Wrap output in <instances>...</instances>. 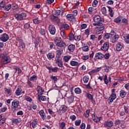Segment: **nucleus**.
I'll return each mask as SVG.
<instances>
[{
    "label": "nucleus",
    "mask_w": 129,
    "mask_h": 129,
    "mask_svg": "<svg viewBox=\"0 0 129 129\" xmlns=\"http://www.w3.org/2000/svg\"><path fill=\"white\" fill-rule=\"evenodd\" d=\"M75 38V36H74V34H73V33L71 32L69 36V39L70 40V41H72L74 40Z\"/></svg>",
    "instance_id": "e433bc0d"
},
{
    "label": "nucleus",
    "mask_w": 129,
    "mask_h": 129,
    "mask_svg": "<svg viewBox=\"0 0 129 129\" xmlns=\"http://www.w3.org/2000/svg\"><path fill=\"white\" fill-rule=\"evenodd\" d=\"M82 60H84V61H85L86 60H88V59H89V55H84L82 57Z\"/></svg>",
    "instance_id": "052dcab7"
},
{
    "label": "nucleus",
    "mask_w": 129,
    "mask_h": 129,
    "mask_svg": "<svg viewBox=\"0 0 129 129\" xmlns=\"http://www.w3.org/2000/svg\"><path fill=\"white\" fill-rule=\"evenodd\" d=\"M39 114L40 115L42 119L45 120V119H47V116H46V113L44 111V110H41L39 112Z\"/></svg>",
    "instance_id": "ddd939ff"
},
{
    "label": "nucleus",
    "mask_w": 129,
    "mask_h": 129,
    "mask_svg": "<svg viewBox=\"0 0 129 129\" xmlns=\"http://www.w3.org/2000/svg\"><path fill=\"white\" fill-rule=\"evenodd\" d=\"M67 18L70 22H76V18L72 14H68L67 15Z\"/></svg>",
    "instance_id": "9b49d317"
},
{
    "label": "nucleus",
    "mask_w": 129,
    "mask_h": 129,
    "mask_svg": "<svg viewBox=\"0 0 129 129\" xmlns=\"http://www.w3.org/2000/svg\"><path fill=\"white\" fill-rule=\"evenodd\" d=\"M15 93L17 96H19L21 95L22 93H25V91H22V88L21 87H18L16 90Z\"/></svg>",
    "instance_id": "dca6fc26"
},
{
    "label": "nucleus",
    "mask_w": 129,
    "mask_h": 129,
    "mask_svg": "<svg viewBox=\"0 0 129 129\" xmlns=\"http://www.w3.org/2000/svg\"><path fill=\"white\" fill-rule=\"evenodd\" d=\"M15 17L17 21H23L27 17V14L25 13H17L15 15Z\"/></svg>",
    "instance_id": "20e7f679"
},
{
    "label": "nucleus",
    "mask_w": 129,
    "mask_h": 129,
    "mask_svg": "<svg viewBox=\"0 0 129 129\" xmlns=\"http://www.w3.org/2000/svg\"><path fill=\"white\" fill-rule=\"evenodd\" d=\"M83 39V36L82 35H76L75 36L74 40L75 41H80L81 40H82Z\"/></svg>",
    "instance_id": "c756f323"
},
{
    "label": "nucleus",
    "mask_w": 129,
    "mask_h": 129,
    "mask_svg": "<svg viewBox=\"0 0 129 129\" xmlns=\"http://www.w3.org/2000/svg\"><path fill=\"white\" fill-rule=\"evenodd\" d=\"M98 4V1H97V0H94L92 3V7H93V8H96Z\"/></svg>",
    "instance_id": "8fccbe9b"
},
{
    "label": "nucleus",
    "mask_w": 129,
    "mask_h": 129,
    "mask_svg": "<svg viewBox=\"0 0 129 129\" xmlns=\"http://www.w3.org/2000/svg\"><path fill=\"white\" fill-rule=\"evenodd\" d=\"M27 84H28V86L31 87V88L33 87V86H34L33 85V84L31 82V81L29 80H28V81H27Z\"/></svg>",
    "instance_id": "338daca9"
},
{
    "label": "nucleus",
    "mask_w": 129,
    "mask_h": 129,
    "mask_svg": "<svg viewBox=\"0 0 129 129\" xmlns=\"http://www.w3.org/2000/svg\"><path fill=\"white\" fill-rule=\"evenodd\" d=\"M63 61H64V62H68V61H69L70 60V59H71V56L69 55H65L63 57Z\"/></svg>",
    "instance_id": "2f4dec72"
},
{
    "label": "nucleus",
    "mask_w": 129,
    "mask_h": 129,
    "mask_svg": "<svg viewBox=\"0 0 129 129\" xmlns=\"http://www.w3.org/2000/svg\"><path fill=\"white\" fill-rule=\"evenodd\" d=\"M68 110V107L65 105H62L59 107V109L58 111V114L60 115H62L63 113L66 112L67 110Z\"/></svg>",
    "instance_id": "0eeeda50"
},
{
    "label": "nucleus",
    "mask_w": 129,
    "mask_h": 129,
    "mask_svg": "<svg viewBox=\"0 0 129 129\" xmlns=\"http://www.w3.org/2000/svg\"><path fill=\"white\" fill-rule=\"evenodd\" d=\"M82 51L84 52H88L89 51V47L87 45V44H84V46L82 47Z\"/></svg>",
    "instance_id": "bb28decb"
},
{
    "label": "nucleus",
    "mask_w": 129,
    "mask_h": 129,
    "mask_svg": "<svg viewBox=\"0 0 129 129\" xmlns=\"http://www.w3.org/2000/svg\"><path fill=\"white\" fill-rule=\"evenodd\" d=\"M47 57L48 60H52L55 57V54L53 52H49L47 54Z\"/></svg>",
    "instance_id": "aec40b11"
},
{
    "label": "nucleus",
    "mask_w": 129,
    "mask_h": 129,
    "mask_svg": "<svg viewBox=\"0 0 129 129\" xmlns=\"http://www.w3.org/2000/svg\"><path fill=\"white\" fill-rule=\"evenodd\" d=\"M33 23L34 24H36V25H38V24H40V23H41V20H40V19H39V18H36L35 19H33Z\"/></svg>",
    "instance_id": "de8ad7c7"
},
{
    "label": "nucleus",
    "mask_w": 129,
    "mask_h": 129,
    "mask_svg": "<svg viewBox=\"0 0 129 129\" xmlns=\"http://www.w3.org/2000/svg\"><path fill=\"white\" fill-rule=\"evenodd\" d=\"M83 80L84 83H87V82H88L89 81V77L88 76H85L83 77Z\"/></svg>",
    "instance_id": "4c0bfd02"
},
{
    "label": "nucleus",
    "mask_w": 129,
    "mask_h": 129,
    "mask_svg": "<svg viewBox=\"0 0 129 129\" xmlns=\"http://www.w3.org/2000/svg\"><path fill=\"white\" fill-rule=\"evenodd\" d=\"M115 23H120L121 22V17H118L114 20Z\"/></svg>",
    "instance_id": "09e8293b"
},
{
    "label": "nucleus",
    "mask_w": 129,
    "mask_h": 129,
    "mask_svg": "<svg viewBox=\"0 0 129 129\" xmlns=\"http://www.w3.org/2000/svg\"><path fill=\"white\" fill-rule=\"evenodd\" d=\"M87 28V25L86 24H83L81 25L80 29L81 30H84Z\"/></svg>",
    "instance_id": "bf43d9fd"
},
{
    "label": "nucleus",
    "mask_w": 129,
    "mask_h": 129,
    "mask_svg": "<svg viewBox=\"0 0 129 129\" xmlns=\"http://www.w3.org/2000/svg\"><path fill=\"white\" fill-rule=\"evenodd\" d=\"M56 46H57V47H59V48H66V44L64 41H61L60 42L57 43Z\"/></svg>",
    "instance_id": "6ab92c4d"
},
{
    "label": "nucleus",
    "mask_w": 129,
    "mask_h": 129,
    "mask_svg": "<svg viewBox=\"0 0 129 129\" xmlns=\"http://www.w3.org/2000/svg\"><path fill=\"white\" fill-rule=\"evenodd\" d=\"M121 22L123 24H124V25H128V21L125 18L123 19Z\"/></svg>",
    "instance_id": "e2e57ef3"
},
{
    "label": "nucleus",
    "mask_w": 129,
    "mask_h": 129,
    "mask_svg": "<svg viewBox=\"0 0 129 129\" xmlns=\"http://www.w3.org/2000/svg\"><path fill=\"white\" fill-rule=\"evenodd\" d=\"M111 33H106L104 36V40H106V39H109V38H111Z\"/></svg>",
    "instance_id": "58836bf2"
},
{
    "label": "nucleus",
    "mask_w": 129,
    "mask_h": 129,
    "mask_svg": "<svg viewBox=\"0 0 129 129\" xmlns=\"http://www.w3.org/2000/svg\"><path fill=\"white\" fill-rule=\"evenodd\" d=\"M93 119L94 120V121H95V122H98L99 121H100V119H101V117H98L97 116H96L95 115H94L93 116Z\"/></svg>",
    "instance_id": "393cba45"
},
{
    "label": "nucleus",
    "mask_w": 129,
    "mask_h": 129,
    "mask_svg": "<svg viewBox=\"0 0 129 129\" xmlns=\"http://www.w3.org/2000/svg\"><path fill=\"white\" fill-rule=\"evenodd\" d=\"M68 101L69 103H72L74 101V98L73 96H70L68 98Z\"/></svg>",
    "instance_id": "49530a36"
},
{
    "label": "nucleus",
    "mask_w": 129,
    "mask_h": 129,
    "mask_svg": "<svg viewBox=\"0 0 129 129\" xmlns=\"http://www.w3.org/2000/svg\"><path fill=\"white\" fill-rule=\"evenodd\" d=\"M75 92L76 94H80L82 92V91L80 88H76L75 89Z\"/></svg>",
    "instance_id": "a19ab883"
},
{
    "label": "nucleus",
    "mask_w": 129,
    "mask_h": 129,
    "mask_svg": "<svg viewBox=\"0 0 129 129\" xmlns=\"http://www.w3.org/2000/svg\"><path fill=\"white\" fill-rule=\"evenodd\" d=\"M56 64H57L58 67H60V68H63V62L62 61V60H60V61L57 62Z\"/></svg>",
    "instance_id": "0e129e2a"
},
{
    "label": "nucleus",
    "mask_w": 129,
    "mask_h": 129,
    "mask_svg": "<svg viewBox=\"0 0 129 129\" xmlns=\"http://www.w3.org/2000/svg\"><path fill=\"white\" fill-rule=\"evenodd\" d=\"M89 113H90V110H87L86 112L84 113V116L85 117H89Z\"/></svg>",
    "instance_id": "5fc2aeb1"
},
{
    "label": "nucleus",
    "mask_w": 129,
    "mask_h": 129,
    "mask_svg": "<svg viewBox=\"0 0 129 129\" xmlns=\"http://www.w3.org/2000/svg\"><path fill=\"white\" fill-rule=\"evenodd\" d=\"M38 80V77L36 75H33L30 78V81H32L33 82L36 81V80Z\"/></svg>",
    "instance_id": "f704fd0d"
},
{
    "label": "nucleus",
    "mask_w": 129,
    "mask_h": 129,
    "mask_svg": "<svg viewBox=\"0 0 129 129\" xmlns=\"http://www.w3.org/2000/svg\"><path fill=\"white\" fill-rule=\"evenodd\" d=\"M29 28H31V25L30 23H26L24 25V29L26 30L29 29Z\"/></svg>",
    "instance_id": "4d7b16f0"
},
{
    "label": "nucleus",
    "mask_w": 129,
    "mask_h": 129,
    "mask_svg": "<svg viewBox=\"0 0 129 129\" xmlns=\"http://www.w3.org/2000/svg\"><path fill=\"white\" fill-rule=\"evenodd\" d=\"M107 8L108 9L109 15L110 17H111V18H112V17H113L114 12H113V11L112 10V9H111V7H108Z\"/></svg>",
    "instance_id": "cd10ccee"
},
{
    "label": "nucleus",
    "mask_w": 129,
    "mask_h": 129,
    "mask_svg": "<svg viewBox=\"0 0 129 129\" xmlns=\"http://www.w3.org/2000/svg\"><path fill=\"white\" fill-rule=\"evenodd\" d=\"M5 11H10L12 9V4H9L7 6H5L4 8Z\"/></svg>",
    "instance_id": "79ce46f5"
},
{
    "label": "nucleus",
    "mask_w": 129,
    "mask_h": 129,
    "mask_svg": "<svg viewBox=\"0 0 129 129\" xmlns=\"http://www.w3.org/2000/svg\"><path fill=\"white\" fill-rule=\"evenodd\" d=\"M119 37V36H118V35L117 34L115 33V32H114V31L111 32L110 42H111V43H115V42H116V41H117V40H118Z\"/></svg>",
    "instance_id": "7ed1b4c3"
},
{
    "label": "nucleus",
    "mask_w": 129,
    "mask_h": 129,
    "mask_svg": "<svg viewBox=\"0 0 129 129\" xmlns=\"http://www.w3.org/2000/svg\"><path fill=\"white\" fill-rule=\"evenodd\" d=\"M108 49H109V43L108 42H104L103 46L101 47V49L102 51H104V52L108 51Z\"/></svg>",
    "instance_id": "1a4fd4ad"
},
{
    "label": "nucleus",
    "mask_w": 129,
    "mask_h": 129,
    "mask_svg": "<svg viewBox=\"0 0 129 129\" xmlns=\"http://www.w3.org/2000/svg\"><path fill=\"white\" fill-rule=\"evenodd\" d=\"M60 35L63 39H66V34L65 33V30L60 29Z\"/></svg>",
    "instance_id": "473e14b6"
},
{
    "label": "nucleus",
    "mask_w": 129,
    "mask_h": 129,
    "mask_svg": "<svg viewBox=\"0 0 129 129\" xmlns=\"http://www.w3.org/2000/svg\"><path fill=\"white\" fill-rule=\"evenodd\" d=\"M122 43L119 42L115 46L116 48V50L117 51H120V50H121V49H122Z\"/></svg>",
    "instance_id": "412c9836"
},
{
    "label": "nucleus",
    "mask_w": 129,
    "mask_h": 129,
    "mask_svg": "<svg viewBox=\"0 0 129 129\" xmlns=\"http://www.w3.org/2000/svg\"><path fill=\"white\" fill-rule=\"evenodd\" d=\"M68 50L69 51V52L73 53L74 52V50H75V45L70 44L68 47Z\"/></svg>",
    "instance_id": "f3484780"
},
{
    "label": "nucleus",
    "mask_w": 129,
    "mask_h": 129,
    "mask_svg": "<svg viewBox=\"0 0 129 129\" xmlns=\"http://www.w3.org/2000/svg\"><path fill=\"white\" fill-rule=\"evenodd\" d=\"M37 91L38 92V94L39 96L42 95V94L44 93V89H43L40 86L37 87Z\"/></svg>",
    "instance_id": "4be33fe9"
},
{
    "label": "nucleus",
    "mask_w": 129,
    "mask_h": 129,
    "mask_svg": "<svg viewBox=\"0 0 129 129\" xmlns=\"http://www.w3.org/2000/svg\"><path fill=\"white\" fill-rule=\"evenodd\" d=\"M39 33L41 36H45L46 35V30L44 29H41L39 31Z\"/></svg>",
    "instance_id": "37998d69"
},
{
    "label": "nucleus",
    "mask_w": 129,
    "mask_h": 129,
    "mask_svg": "<svg viewBox=\"0 0 129 129\" xmlns=\"http://www.w3.org/2000/svg\"><path fill=\"white\" fill-rule=\"evenodd\" d=\"M124 41L126 44H129V34L126 36L123 37Z\"/></svg>",
    "instance_id": "c03bdc74"
},
{
    "label": "nucleus",
    "mask_w": 129,
    "mask_h": 129,
    "mask_svg": "<svg viewBox=\"0 0 129 129\" xmlns=\"http://www.w3.org/2000/svg\"><path fill=\"white\" fill-rule=\"evenodd\" d=\"M52 14L55 16H59L60 14H61V11L59 10H54L52 11Z\"/></svg>",
    "instance_id": "c85d7f7f"
},
{
    "label": "nucleus",
    "mask_w": 129,
    "mask_h": 129,
    "mask_svg": "<svg viewBox=\"0 0 129 129\" xmlns=\"http://www.w3.org/2000/svg\"><path fill=\"white\" fill-rule=\"evenodd\" d=\"M101 12L103 14V15H106V8L105 7H102L101 9Z\"/></svg>",
    "instance_id": "69168bd1"
},
{
    "label": "nucleus",
    "mask_w": 129,
    "mask_h": 129,
    "mask_svg": "<svg viewBox=\"0 0 129 129\" xmlns=\"http://www.w3.org/2000/svg\"><path fill=\"white\" fill-rule=\"evenodd\" d=\"M80 123H81V120L78 119L75 122V125H77V126H78V125H80Z\"/></svg>",
    "instance_id": "13d9d810"
},
{
    "label": "nucleus",
    "mask_w": 129,
    "mask_h": 129,
    "mask_svg": "<svg viewBox=\"0 0 129 129\" xmlns=\"http://www.w3.org/2000/svg\"><path fill=\"white\" fill-rule=\"evenodd\" d=\"M70 65L71 66L79 67L80 65V63H79V61H76V59H73V60L70 61Z\"/></svg>",
    "instance_id": "f8f14e48"
},
{
    "label": "nucleus",
    "mask_w": 129,
    "mask_h": 129,
    "mask_svg": "<svg viewBox=\"0 0 129 129\" xmlns=\"http://www.w3.org/2000/svg\"><path fill=\"white\" fill-rule=\"evenodd\" d=\"M39 98V100H42V101H45L47 99V97L45 96H41Z\"/></svg>",
    "instance_id": "680f3d73"
},
{
    "label": "nucleus",
    "mask_w": 129,
    "mask_h": 129,
    "mask_svg": "<svg viewBox=\"0 0 129 129\" xmlns=\"http://www.w3.org/2000/svg\"><path fill=\"white\" fill-rule=\"evenodd\" d=\"M105 84L107 85L108 84V80L107 79V76L105 75L103 79Z\"/></svg>",
    "instance_id": "3c124183"
},
{
    "label": "nucleus",
    "mask_w": 129,
    "mask_h": 129,
    "mask_svg": "<svg viewBox=\"0 0 129 129\" xmlns=\"http://www.w3.org/2000/svg\"><path fill=\"white\" fill-rule=\"evenodd\" d=\"M48 31L51 35H55L56 34V27L53 25L48 26Z\"/></svg>",
    "instance_id": "9d476101"
},
{
    "label": "nucleus",
    "mask_w": 129,
    "mask_h": 129,
    "mask_svg": "<svg viewBox=\"0 0 129 129\" xmlns=\"http://www.w3.org/2000/svg\"><path fill=\"white\" fill-rule=\"evenodd\" d=\"M115 98H116V94H111L108 98L109 102L112 103Z\"/></svg>",
    "instance_id": "4468645a"
},
{
    "label": "nucleus",
    "mask_w": 129,
    "mask_h": 129,
    "mask_svg": "<svg viewBox=\"0 0 129 129\" xmlns=\"http://www.w3.org/2000/svg\"><path fill=\"white\" fill-rule=\"evenodd\" d=\"M31 126H32L33 128H36V127L38 126V121H37V119H34L32 121L31 123Z\"/></svg>",
    "instance_id": "a211bd4d"
},
{
    "label": "nucleus",
    "mask_w": 129,
    "mask_h": 129,
    "mask_svg": "<svg viewBox=\"0 0 129 129\" xmlns=\"http://www.w3.org/2000/svg\"><path fill=\"white\" fill-rule=\"evenodd\" d=\"M50 79H52L54 83H56L58 81V78L56 76H50Z\"/></svg>",
    "instance_id": "a18cd8bd"
},
{
    "label": "nucleus",
    "mask_w": 129,
    "mask_h": 129,
    "mask_svg": "<svg viewBox=\"0 0 129 129\" xmlns=\"http://www.w3.org/2000/svg\"><path fill=\"white\" fill-rule=\"evenodd\" d=\"M65 125H66V123H65L64 122H62L59 123V127L60 129H64Z\"/></svg>",
    "instance_id": "864d4df0"
},
{
    "label": "nucleus",
    "mask_w": 129,
    "mask_h": 129,
    "mask_svg": "<svg viewBox=\"0 0 129 129\" xmlns=\"http://www.w3.org/2000/svg\"><path fill=\"white\" fill-rule=\"evenodd\" d=\"M126 92L123 90H121L120 91V96L121 98H124L125 97V95H126Z\"/></svg>",
    "instance_id": "7c9ffc66"
},
{
    "label": "nucleus",
    "mask_w": 129,
    "mask_h": 129,
    "mask_svg": "<svg viewBox=\"0 0 129 129\" xmlns=\"http://www.w3.org/2000/svg\"><path fill=\"white\" fill-rule=\"evenodd\" d=\"M11 61H12V59L10 56H5L1 59V63L2 65H5V64H8V63H10Z\"/></svg>",
    "instance_id": "423d86ee"
},
{
    "label": "nucleus",
    "mask_w": 129,
    "mask_h": 129,
    "mask_svg": "<svg viewBox=\"0 0 129 129\" xmlns=\"http://www.w3.org/2000/svg\"><path fill=\"white\" fill-rule=\"evenodd\" d=\"M104 29V26H103V24L102 26H98L97 29V31L99 32L100 33H101L102 32V30Z\"/></svg>",
    "instance_id": "ea45409f"
},
{
    "label": "nucleus",
    "mask_w": 129,
    "mask_h": 129,
    "mask_svg": "<svg viewBox=\"0 0 129 129\" xmlns=\"http://www.w3.org/2000/svg\"><path fill=\"white\" fill-rule=\"evenodd\" d=\"M104 126L106 128H110L113 126V121L111 120H107L104 122Z\"/></svg>",
    "instance_id": "39448f33"
},
{
    "label": "nucleus",
    "mask_w": 129,
    "mask_h": 129,
    "mask_svg": "<svg viewBox=\"0 0 129 129\" xmlns=\"http://www.w3.org/2000/svg\"><path fill=\"white\" fill-rule=\"evenodd\" d=\"M103 57H104V55L101 52H98V53H96V54L95 55V58L96 59H100V60H101V59H102V58H103Z\"/></svg>",
    "instance_id": "2eb2a0df"
},
{
    "label": "nucleus",
    "mask_w": 129,
    "mask_h": 129,
    "mask_svg": "<svg viewBox=\"0 0 129 129\" xmlns=\"http://www.w3.org/2000/svg\"><path fill=\"white\" fill-rule=\"evenodd\" d=\"M85 96V97H87L89 100H91L92 101L93 100V96L92 94H89V93H86Z\"/></svg>",
    "instance_id": "5701e85b"
},
{
    "label": "nucleus",
    "mask_w": 129,
    "mask_h": 129,
    "mask_svg": "<svg viewBox=\"0 0 129 129\" xmlns=\"http://www.w3.org/2000/svg\"><path fill=\"white\" fill-rule=\"evenodd\" d=\"M48 45H49V47L50 49H53V48H55V44H54V42H48Z\"/></svg>",
    "instance_id": "603ef678"
},
{
    "label": "nucleus",
    "mask_w": 129,
    "mask_h": 129,
    "mask_svg": "<svg viewBox=\"0 0 129 129\" xmlns=\"http://www.w3.org/2000/svg\"><path fill=\"white\" fill-rule=\"evenodd\" d=\"M50 20L53 21V22H59V18H58L57 17H56L53 15L50 16Z\"/></svg>",
    "instance_id": "b1692460"
},
{
    "label": "nucleus",
    "mask_w": 129,
    "mask_h": 129,
    "mask_svg": "<svg viewBox=\"0 0 129 129\" xmlns=\"http://www.w3.org/2000/svg\"><path fill=\"white\" fill-rule=\"evenodd\" d=\"M4 90L6 94H8V95H11V93L12 92V90H11V88L8 89L7 88H5Z\"/></svg>",
    "instance_id": "72a5a7b5"
},
{
    "label": "nucleus",
    "mask_w": 129,
    "mask_h": 129,
    "mask_svg": "<svg viewBox=\"0 0 129 129\" xmlns=\"http://www.w3.org/2000/svg\"><path fill=\"white\" fill-rule=\"evenodd\" d=\"M62 39L60 37H55L54 38V43L56 44V45H57V44H58V43H60Z\"/></svg>",
    "instance_id": "a878e982"
},
{
    "label": "nucleus",
    "mask_w": 129,
    "mask_h": 129,
    "mask_svg": "<svg viewBox=\"0 0 129 129\" xmlns=\"http://www.w3.org/2000/svg\"><path fill=\"white\" fill-rule=\"evenodd\" d=\"M94 23H93V26L102 27L104 19L98 15H95L94 17Z\"/></svg>",
    "instance_id": "f257e3e1"
},
{
    "label": "nucleus",
    "mask_w": 129,
    "mask_h": 129,
    "mask_svg": "<svg viewBox=\"0 0 129 129\" xmlns=\"http://www.w3.org/2000/svg\"><path fill=\"white\" fill-rule=\"evenodd\" d=\"M22 121V119H21L20 118H18L16 119H13V123L17 124L21 122Z\"/></svg>",
    "instance_id": "c9c22d12"
},
{
    "label": "nucleus",
    "mask_w": 129,
    "mask_h": 129,
    "mask_svg": "<svg viewBox=\"0 0 129 129\" xmlns=\"http://www.w3.org/2000/svg\"><path fill=\"white\" fill-rule=\"evenodd\" d=\"M56 57H60L62 55V51L60 50H57L56 51Z\"/></svg>",
    "instance_id": "6e6d98bb"
},
{
    "label": "nucleus",
    "mask_w": 129,
    "mask_h": 129,
    "mask_svg": "<svg viewBox=\"0 0 129 129\" xmlns=\"http://www.w3.org/2000/svg\"><path fill=\"white\" fill-rule=\"evenodd\" d=\"M9 39H10V37L9 36V35L6 33H3L0 37L1 41H2V42H4V43L7 42Z\"/></svg>",
    "instance_id": "6e6552de"
},
{
    "label": "nucleus",
    "mask_w": 129,
    "mask_h": 129,
    "mask_svg": "<svg viewBox=\"0 0 129 129\" xmlns=\"http://www.w3.org/2000/svg\"><path fill=\"white\" fill-rule=\"evenodd\" d=\"M20 101L17 100H14L12 102L11 109L13 111H17L19 108H20Z\"/></svg>",
    "instance_id": "f03ea898"
},
{
    "label": "nucleus",
    "mask_w": 129,
    "mask_h": 129,
    "mask_svg": "<svg viewBox=\"0 0 129 129\" xmlns=\"http://www.w3.org/2000/svg\"><path fill=\"white\" fill-rule=\"evenodd\" d=\"M100 70H101V67L95 68L94 69V71H95V73H97V72H99V71H100Z\"/></svg>",
    "instance_id": "774afa93"
}]
</instances>
